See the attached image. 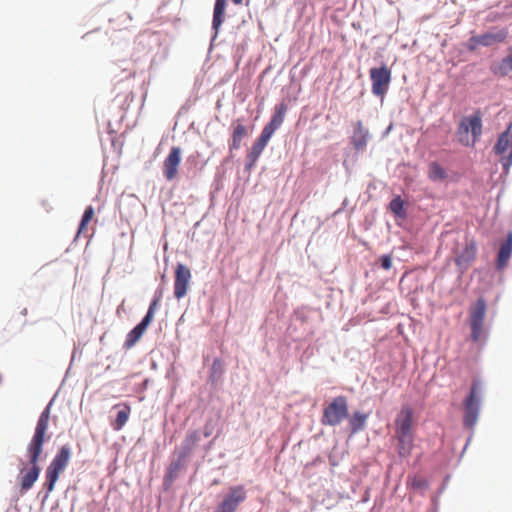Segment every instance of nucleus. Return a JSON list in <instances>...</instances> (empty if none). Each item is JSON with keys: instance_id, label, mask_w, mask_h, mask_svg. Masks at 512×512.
<instances>
[{"instance_id": "nucleus-17", "label": "nucleus", "mask_w": 512, "mask_h": 512, "mask_svg": "<svg viewBox=\"0 0 512 512\" xmlns=\"http://www.w3.org/2000/svg\"><path fill=\"white\" fill-rule=\"evenodd\" d=\"M369 132L361 121L354 124L353 134L351 136V144L357 150H364L368 141Z\"/></svg>"}, {"instance_id": "nucleus-33", "label": "nucleus", "mask_w": 512, "mask_h": 512, "mask_svg": "<svg viewBox=\"0 0 512 512\" xmlns=\"http://www.w3.org/2000/svg\"><path fill=\"white\" fill-rule=\"evenodd\" d=\"M475 39H477V35L472 36V37L469 39L468 49H469L470 51H475L479 46H481V44H480V43H476Z\"/></svg>"}, {"instance_id": "nucleus-8", "label": "nucleus", "mask_w": 512, "mask_h": 512, "mask_svg": "<svg viewBox=\"0 0 512 512\" xmlns=\"http://www.w3.org/2000/svg\"><path fill=\"white\" fill-rule=\"evenodd\" d=\"M372 81V93L383 98L388 91L391 82V71L387 66L371 68L369 71Z\"/></svg>"}, {"instance_id": "nucleus-15", "label": "nucleus", "mask_w": 512, "mask_h": 512, "mask_svg": "<svg viewBox=\"0 0 512 512\" xmlns=\"http://www.w3.org/2000/svg\"><path fill=\"white\" fill-rule=\"evenodd\" d=\"M270 139H271V136L267 135L263 131L261 132L260 136L253 143L250 151L247 154V164H246L247 169L252 168L256 164V162L258 161L260 155L262 154L263 150L267 146Z\"/></svg>"}, {"instance_id": "nucleus-29", "label": "nucleus", "mask_w": 512, "mask_h": 512, "mask_svg": "<svg viewBox=\"0 0 512 512\" xmlns=\"http://www.w3.org/2000/svg\"><path fill=\"white\" fill-rule=\"evenodd\" d=\"M93 217H94L93 207L92 206L86 207L84 214L82 216V219L80 221V224H79V228L77 231L78 235H80L86 231V228H87L88 224L91 222V220L93 219Z\"/></svg>"}, {"instance_id": "nucleus-1", "label": "nucleus", "mask_w": 512, "mask_h": 512, "mask_svg": "<svg viewBox=\"0 0 512 512\" xmlns=\"http://www.w3.org/2000/svg\"><path fill=\"white\" fill-rule=\"evenodd\" d=\"M50 419V405H48L41 413L35 433L27 445L28 464L30 467H22L19 473L20 490L24 494L30 490L34 483L38 480L41 468L39 466L40 456L43 452V445L45 443V435L48 429Z\"/></svg>"}, {"instance_id": "nucleus-12", "label": "nucleus", "mask_w": 512, "mask_h": 512, "mask_svg": "<svg viewBox=\"0 0 512 512\" xmlns=\"http://www.w3.org/2000/svg\"><path fill=\"white\" fill-rule=\"evenodd\" d=\"M395 434H413V410L403 405L395 419Z\"/></svg>"}, {"instance_id": "nucleus-7", "label": "nucleus", "mask_w": 512, "mask_h": 512, "mask_svg": "<svg viewBox=\"0 0 512 512\" xmlns=\"http://www.w3.org/2000/svg\"><path fill=\"white\" fill-rule=\"evenodd\" d=\"M486 315V302L484 298H479L470 310L471 338L478 342L483 334L484 320Z\"/></svg>"}, {"instance_id": "nucleus-14", "label": "nucleus", "mask_w": 512, "mask_h": 512, "mask_svg": "<svg viewBox=\"0 0 512 512\" xmlns=\"http://www.w3.org/2000/svg\"><path fill=\"white\" fill-rule=\"evenodd\" d=\"M287 110H288V106L286 103L281 102V103L277 104L274 108V113H273L270 121L264 126L262 131L272 137L274 132L284 122Z\"/></svg>"}, {"instance_id": "nucleus-20", "label": "nucleus", "mask_w": 512, "mask_h": 512, "mask_svg": "<svg viewBox=\"0 0 512 512\" xmlns=\"http://www.w3.org/2000/svg\"><path fill=\"white\" fill-rule=\"evenodd\" d=\"M228 0H216L214 4L213 10V20H212V28L217 35L220 27L225 21V11L227 7Z\"/></svg>"}, {"instance_id": "nucleus-21", "label": "nucleus", "mask_w": 512, "mask_h": 512, "mask_svg": "<svg viewBox=\"0 0 512 512\" xmlns=\"http://www.w3.org/2000/svg\"><path fill=\"white\" fill-rule=\"evenodd\" d=\"M398 440V454L400 457H407L411 454L414 446L413 434H395Z\"/></svg>"}, {"instance_id": "nucleus-13", "label": "nucleus", "mask_w": 512, "mask_h": 512, "mask_svg": "<svg viewBox=\"0 0 512 512\" xmlns=\"http://www.w3.org/2000/svg\"><path fill=\"white\" fill-rule=\"evenodd\" d=\"M508 35L509 31L507 28H499L477 35V39H475V41L476 43H480L481 46L488 47L505 42Z\"/></svg>"}, {"instance_id": "nucleus-30", "label": "nucleus", "mask_w": 512, "mask_h": 512, "mask_svg": "<svg viewBox=\"0 0 512 512\" xmlns=\"http://www.w3.org/2000/svg\"><path fill=\"white\" fill-rule=\"evenodd\" d=\"M390 210L400 218H404L406 216L405 210H404V201L401 199L400 196H396L392 199V201L389 204Z\"/></svg>"}, {"instance_id": "nucleus-3", "label": "nucleus", "mask_w": 512, "mask_h": 512, "mask_svg": "<svg viewBox=\"0 0 512 512\" xmlns=\"http://www.w3.org/2000/svg\"><path fill=\"white\" fill-rule=\"evenodd\" d=\"M349 416V406L346 396L334 397L324 408L321 424L324 426H338Z\"/></svg>"}, {"instance_id": "nucleus-6", "label": "nucleus", "mask_w": 512, "mask_h": 512, "mask_svg": "<svg viewBox=\"0 0 512 512\" xmlns=\"http://www.w3.org/2000/svg\"><path fill=\"white\" fill-rule=\"evenodd\" d=\"M159 297L153 299L150 303L148 311L141 322L136 325L128 334L124 343L126 349L132 348L142 337L147 327L150 325L154 318L155 311L158 307Z\"/></svg>"}, {"instance_id": "nucleus-35", "label": "nucleus", "mask_w": 512, "mask_h": 512, "mask_svg": "<svg viewBox=\"0 0 512 512\" xmlns=\"http://www.w3.org/2000/svg\"><path fill=\"white\" fill-rule=\"evenodd\" d=\"M232 2L235 4V5H241L243 3V0H232Z\"/></svg>"}, {"instance_id": "nucleus-18", "label": "nucleus", "mask_w": 512, "mask_h": 512, "mask_svg": "<svg viewBox=\"0 0 512 512\" xmlns=\"http://www.w3.org/2000/svg\"><path fill=\"white\" fill-rule=\"evenodd\" d=\"M476 254L477 246L475 241L472 240L466 243L462 252L457 256L455 262L459 267L467 269L472 263V261L476 258Z\"/></svg>"}, {"instance_id": "nucleus-22", "label": "nucleus", "mask_w": 512, "mask_h": 512, "mask_svg": "<svg viewBox=\"0 0 512 512\" xmlns=\"http://www.w3.org/2000/svg\"><path fill=\"white\" fill-rule=\"evenodd\" d=\"M511 149H512V136L510 134V127L505 131L503 132L495 146H494V151L496 154L498 155H502V157H506L504 154L509 151V153L511 152Z\"/></svg>"}, {"instance_id": "nucleus-25", "label": "nucleus", "mask_w": 512, "mask_h": 512, "mask_svg": "<svg viewBox=\"0 0 512 512\" xmlns=\"http://www.w3.org/2000/svg\"><path fill=\"white\" fill-rule=\"evenodd\" d=\"M368 419V414L362 413L360 411H355L352 416L349 418V428L351 434H356L362 430H364L366 426V422Z\"/></svg>"}, {"instance_id": "nucleus-2", "label": "nucleus", "mask_w": 512, "mask_h": 512, "mask_svg": "<svg viewBox=\"0 0 512 512\" xmlns=\"http://www.w3.org/2000/svg\"><path fill=\"white\" fill-rule=\"evenodd\" d=\"M71 458V449L68 445H63L45 471V483L44 488L46 489V497L54 490L55 484L58 481L60 475L64 472L68 466Z\"/></svg>"}, {"instance_id": "nucleus-28", "label": "nucleus", "mask_w": 512, "mask_h": 512, "mask_svg": "<svg viewBox=\"0 0 512 512\" xmlns=\"http://www.w3.org/2000/svg\"><path fill=\"white\" fill-rule=\"evenodd\" d=\"M93 217H94L93 207L92 206L86 207L84 214L82 216V219L80 221V224H79V228L77 231L78 235H80L86 231V228H87L88 224L91 222V220L93 219Z\"/></svg>"}, {"instance_id": "nucleus-5", "label": "nucleus", "mask_w": 512, "mask_h": 512, "mask_svg": "<svg viewBox=\"0 0 512 512\" xmlns=\"http://www.w3.org/2000/svg\"><path fill=\"white\" fill-rule=\"evenodd\" d=\"M472 133V145L480 138L482 134V120L479 114H475L469 117H465L459 124L458 134L459 141L468 146L470 141L468 139V133Z\"/></svg>"}, {"instance_id": "nucleus-27", "label": "nucleus", "mask_w": 512, "mask_h": 512, "mask_svg": "<svg viewBox=\"0 0 512 512\" xmlns=\"http://www.w3.org/2000/svg\"><path fill=\"white\" fill-rule=\"evenodd\" d=\"M495 75L506 76L512 71V53L501 60V62L492 67Z\"/></svg>"}, {"instance_id": "nucleus-34", "label": "nucleus", "mask_w": 512, "mask_h": 512, "mask_svg": "<svg viewBox=\"0 0 512 512\" xmlns=\"http://www.w3.org/2000/svg\"><path fill=\"white\" fill-rule=\"evenodd\" d=\"M210 434H211V431H209V430L207 429V427H206V428H205V431H204V436H205V437H209V436H210Z\"/></svg>"}, {"instance_id": "nucleus-10", "label": "nucleus", "mask_w": 512, "mask_h": 512, "mask_svg": "<svg viewBox=\"0 0 512 512\" xmlns=\"http://www.w3.org/2000/svg\"><path fill=\"white\" fill-rule=\"evenodd\" d=\"M191 280L190 269L182 263L175 267L174 296L176 299L183 298L188 291Z\"/></svg>"}, {"instance_id": "nucleus-24", "label": "nucleus", "mask_w": 512, "mask_h": 512, "mask_svg": "<svg viewBox=\"0 0 512 512\" xmlns=\"http://www.w3.org/2000/svg\"><path fill=\"white\" fill-rule=\"evenodd\" d=\"M200 441V432L198 430L189 431L182 442L181 454L182 456L189 455Z\"/></svg>"}, {"instance_id": "nucleus-31", "label": "nucleus", "mask_w": 512, "mask_h": 512, "mask_svg": "<svg viewBox=\"0 0 512 512\" xmlns=\"http://www.w3.org/2000/svg\"><path fill=\"white\" fill-rule=\"evenodd\" d=\"M408 484L416 490H425L428 487V482L421 476L408 477Z\"/></svg>"}, {"instance_id": "nucleus-19", "label": "nucleus", "mask_w": 512, "mask_h": 512, "mask_svg": "<svg viewBox=\"0 0 512 512\" xmlns=\"http://www.w3.org/2000/svg\"><path fill=\"white\" fill-rule=\"evenodd\" d=\"M512 255V232L507 234V238L504 243L501 244L498 256H497V268L503 269L507 266L508 261Z\"/></svg>"}, {"instance_id": "nucleus-16", "label": "nucleus", "mask_w": 512, "mask_h": 512, "mask_svg": "<svg viewBox=\"0 0 512 512\" xmlns=\"http://www.w3.org/2000/svg\"><path fill=\"white\" fill-rule=\"evenodd\" d=\"M249 134L248 128L243 124L241 119L233 122V131L229 144L230 151L238 150L241 147L242 140Z\"/></svg>"}, {"instance_id": "nucleus-23", "label": "nucleus", "mask_w": 512, "mask_h": 512, "mask_svg": "<svg viewBox=\"0 0 512 512\" xmlns=\"http://www.w3.org/2000/svg\"><path fill=\"white\" fill-rule=\"evenodd\" d=\"M114 407L119 408V410L117 412L116 419L112 422V427L114 430L119 431L127 423L130 413H131V407L125 403L117 404Z\"/></svg>"}, {"instance_id": "nucleus-9", "label": "nucleus", "mask_w": 512, "mask_h": 512, "mask_svg": "<svg viewBox=\"0 0 512 512\" xmlns=\"http://www.w3.org/2000/svg\"><path fill=\"white\" fill-rule=\"evenodd\" d=\"M246 498L247 492L243 485L233 486L217 506L215 512H235Z\"/></svg>"}, {"instance_id": "nucleus-11", "label": "nucleus", "mask_w": 512, "mask_h": 512, "mask_svg": "<svg viewBox=\"0 0 512 512\" xmlns=\"http://www.w3.org/2000/svg\"><path fill=\"white\" fill-rule=\"evenodd\" d=\"M181 148L172 147L163 161L162 171L163 175L168 181H172L177 177L178 167L181 162Z\"/></svg>"}, {"instance_id": "nucleus-26", "label": "nucleus", "mask_w": 512, "mask_h": 512, "mask_svg": "<svg viewBox=\"0 0 512 512\" xmlns=\"http://www.w3.org/2000/svg\"><path fill=\"white\" fill-rule=\"evenodd\" d=\"M428 178L431 181H443L447 178V172L438 162L433 161L428 166Z\"/></svg>"}, {"instance_id": "nucleus-32", "label": "nucleus", "mask_w": 512, "mask_h": 512, "mask_svg": "<svg viewBox=\"0 0 512 512\" xmlns=\"http://www.w3.org/2000/svg\"><path fill=\"white\" fill-rule=\"evenodd\" d=\"M381 266L385 270H389L392 267V258L390 255H383L381 257Z\"/></svg>"}, {"instance_id": "nucleus-4", "label": "nucleus", "mask_w": 512, "mask_h": 512, "mask_svg": "<svg viewBox=\"0 0 512 512\" xmlns=\"http://www.w3.org/2000/svg\"><path fill=\"white\" fill-rule=\"evenodd\" d=\"M481 400V384L474 380L470 393L464 401V419L463 423L468 428H473L478 420Z\"/></svg>"}]
</instances>
